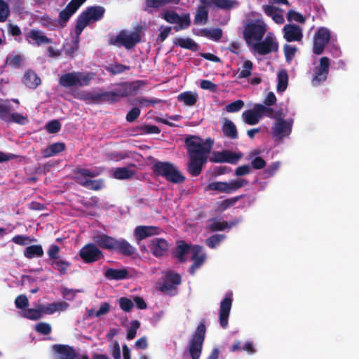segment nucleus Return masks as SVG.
Masks as SVG:
<instances>
[{"instance_id":"nucleus-57","label":"nucleus","mask_w":359,"mask_h":359,"mask_svg":"<svg viewBox=\"0 0 359 359\" xmlns=\"http://www.w3.org/2000/svg\"><path fill=\"white\" fill-rule=\"evenodd\" d=\"M141 134H158L161 130L158 126L154 125H143L139 127Z\"/></svg>"},{"instance_id":"nucleus-7","label":"nucleus","mask_w":359,"mask_h":359,"mask_svg":"<svg viewBox=\"0 0 359 359\" xmlns=\"http://www.w3.org/2000/svg\"><path fill=\"white\" fill-rule=\"evenodd\" d=\"M205 333L206 327L205 320H203L198 324L189 341V351L191 359H199L205 337Z\"/></svg>"},{"instance_id":"nucleus-44","label":"nucleus","mask_w":359,"mask_h":359,"mask_svg":"<svg viewBox=\"0 0 359 359\" xmlns=\"http://www.w3.org/2000/svg\"><path fill=\"white\" fill-rule=\"evenodd\" d=\"M42 309L39 304L37 309H27L24 310L22 316L29 320H36L42 317Z\"/></svg>"},{"instance_id":"nucleus-21","label":"nucleus","mask_w":359,"mask_h":359,"mask_svg":"<svg viewBox=\"0 0 359 359\" xmlns=\"http://www.w3.org/2000/svg\"><path fill=\"white\" fill-rule=\"evenodd\" d=\"M191 259L194 261V263L189 268V273L191 275H194L196 270L201 267L205 259V255L203 253L201 246L195 245L192 248V256Z\"/></svg>"},{"instance_id":"nucleus-30","label":"nucleus","mask_w":359,"mask_h":359,"mask_svg":"<svg viewBox=\"0 0 359 359\" xmlns=\"http://www.w3.org/2000/svg\"><path fill=\"white\" fill-rule=\"evenodd\" d=\"M27 36L32 39L39 46L42 44H49L53 42L51 39L43 34L41 32L36 29H32Z\"/></svg>"},{"instance_id":"nucleus-40","label":"nucleus","mask_w":359,"mask_h":359,"mask_svg":"<svg viewBox=\"0 0 359 359\" xmlns=\"http://www.w3.org/2000/svg\"><path fill=\"white\" fill-rule=\"evenodd\" d=\"M210 1L216 7L224 10H229L239 5V2L236 0H210Z\"/></svg>"},{"instance_id":"nucleus-14","label":"nucleus","mask_w":359,"mask_h":359,"mask_svg":"<svg viewBox=\"0 0 359 359\" xmlns=\"http://www.w3.org/2000/svg\"><path fill=\"white\" fill-rule=\"evenodd\" d=\"M128 83H125L123 87L116 90L115 91H100V102H108L114 104L120 100V97H126L130 95V88H128Z\"/></svg>"},{"instance_id":"nucleus-8","label":"nucleus","mask_w":359,"mask_h":359,"mask_svg":"<svg viewBox=\"0 0 359 359\" xmlns=\"http://www.w3.org/2000/svg\"><path fill=\"white\" fill-rule=\"evenodd\" d=\"M249 184L248 180L243 178H237L229 182H213L209 183L206 187L207 191H217L219 193L232 194Z\"/></svg>"},{"instance_id":"nucleus-4","label":"nucleus","mask_w":359,"mask_h":359,"mask_svg":"<svg viewBox=\"0 0 359 359\" xmlns=\"http://www.w3.org/2000/svg\"><path fill=\"white\" fill-rule=\"evenodd\" d=\"M103 171L102 168H96L93 170H90L87 168H76L74 169L73 179L79 185L86 187L87 189L98 191L102 189L103 184V180H90L89 178H93L100 175Z\"/></svg>"},{"instance_id":"nucleus-37","label":"nucleus","mask_w":359,"mask_h":359,"mask_svg":"<svg viewBox=\"0 0 359 359\" xmlns=\"http://www.w3.org/2000/svg\"><path fill=\"white\" fill-rule=\"evenodd\" d=\"M177 100L179 102H183L187 106H193L198 100V95L191 91H187L180 93L177 96Z\"/></svg>"},{"instance_id":"nucleus-48","label":"nucleus","mask_w":359,"mask_h":359,"mask_svg":"<svg viewBox=\"0 0 359 359\" xmlns=\"http://www.w3.org/2000/svg\"><path fill=\"white\" fill-rule=\"evenodd\" d=\"M176 24H178L177 26H175L174 27L176 32L188 28L191 25L189 13H185L182 15H179V20Z\"/></svg>"},{"instance_id":"nucleus-11","label":"nucleus","mask_w":359,"mask_h":359,"mask_svg":"<svg viewBox=\"0 0 359 359\" xmlns=\"http://www.w3.org/2000/svg\"><path fill=\"white\" fill-rule=\"evenodd\" d=\"M79 257L84 263L93 264L104 259V255L95 243H89L81 248Z\"/></svg>"},{"instance_id":"nucleus-60","label":"nucleus","mask_w":359,"mask_h":359,"mask_svg":"<svg viewBox=\"0 0 359 359\" xmlns=\"http://www.w3.org/2000/svg\"><path fill=\"white\" fill-rule=\"evenodd\" d=\"M60 252V246L53 244L50 246L49 249L48 250V255L49 257V259L51 262L55 261V259H60L59 253Z\"/></svg>"},{"instance_id":"nucleus-20","label":"nucleus","mask_w":359,"mask_h":359,"mask_svg":"<svg viewBox=\"0 0 359 359\" xmlns=\"http://www.w3.org/2000/svg\"><path fill=\"white\" fill-rule=\"evenodd\" d=\"M148 246L156 257L163 256L168 250V243L164 238H154L150 241Z\"/></svg>"},{"instance_id":"nucleus-10","label":"nucleus","mask_w":359,"mask_h":359,"mask_svg":"<svg viewBox=\"0 0 359 359\" xmlns=\"http://www.w3.org/2000/svg\"><path fill=\"white\" fill-rule=\"evenodd\" d=\"M140 41V36L137 32H133L130 34L122 30L116 36L109 39V44L116 46H124L126 49H131L136 43Z\"/></svg>"},{"instance_id":"nucleus-1","label":"nucleus","mask_w":359,"mask_h":359,"mask_svg":"<svg viewBox=\"0 0 359 359\" xmlns=\"http://www.w3.org/2000/svg\"><path fill=\"white\" fill-rule=\"evenodd\" d=\"M96 245L100 248L114 251L124 256H131L135 248L125 239H116L106 234H99L93 238Z\"/></svg>"},{"instance_id":"nucleus-63","label":"nucleus","mask_w":359,"mask_h":359,"mask_svg":"<svg viewBox=\"0 0 359 359\" xmlns=\"http://www.w3.org/2000/svg\"><path fill=\"white\" fill-rule=\"evenodd\" d=\"M35 330L43 335H48L51 332V326L47 323H39L35 326Z\"/></svg>"},{"instance_id":"nucleus-43","label":"nucleus","mask_w":359,"mask_h":359,"mask_svg":"<svg viewBox=\"0 0 359 359\" xmlns=\"http://www.w3.org/2000/svg\"><path fill=\"white\" fill-rule=\"evenodd\" d=\"M23 60V57L21 55H11L6 57L5 65L13 68L18 69L21 67Z\"/></svg>"},{"instance_id":"nucleus-12","label":"nucleus","mask_w":359,"mask_h":359,"mask_svg":"<svg viewBox=\"0 0 359 359\" xmlns=\"http://www.w3.org/2000/svg\"><path fill=\"white\" fill-rule=\"evenodd\" d=\"M330 38L331 34L327 28L324 27L318 28L313 37V53L316 55L322 54Z\"/></svg>"},{"instance_id":"nucleus-28","label":"nucleus","mask_w":359,"mask_h":359,"mask_svg":"<svg viewBox=\"0 0 359 359\" xmlns=\"http://www.w3.org/2000/svg\"><path fill=\"white\" fill-rule=\"evenodd\" d=\"M54 350L59 354L60 359H74L76 356L74 349L68 345H55Z\"/></svg>"},{"instance_id":"nucleus-5","label":"nucleus","mask_w":359,"mask_h":359,"mask_svg":"<svg viewBox=\"0 0 359 359\" xmlns=\"http://www.w3.org/2000/svg\"><path fill=\"white\" fill-rule=\"evenodd\" d=\"M94 76L91 72H72L62 74L59 78L60 86L69 88L72 87H82L90 85Z\"/></svg>"},{"instance_id":"nucleus-50","label":"nucleus","mask_w":359,"mask_h":359,"mask_svg":"<svg viewBox=\"0 0 359 359\" xmlns=\"http://www.w3.org/2000/svg\"><path fill=\"white\" fill-rule=\"evenodd\" d=\"M130 69V66H127L125 65L115 63L111 65L110 67L107 68V70L113 75L120 74L124 72L125 71H128Z\"/></svg>"},{"instance_id":"nucleus-2","label":"nucleus","mask_w":359,"mask_h":359,"mask_svg":"<svg viewBox=\"0 0 359 359\" xmlns=\"http://www.w3.org/2000/svg\"><path fill=\"white\" fill-rule=\"evenodd\" d=\"M185 147L189 156L187 172L192 177H197L201 173L203 166L208 161V150L203 149L199 145L191 142L185 144Z\"/></svg>"},{"instance_id":"nucleus-22","label":"nucleus","mask_w":359,"mask_h":359,"mask_svg":"<svg viewBox=\"0 0 359 359\" xmlns=\"http://www.w3.org/2000/svg\"><path fill=\"white\" fill-rule=\"evenodd\" d=\"M158 233V228L153 226H138L134 231L135 236L138 241H142Z\"/></svg>"},{"instance_id":"nucleus-52","label":"nucleus","mask_w":359,"mask_h":359,"mask_svg":"<svg viewBox=\"0 0 359 359\" xmlns=\"http://www.w3.org/2000/svg\"><path fill=\"white\" fill-rule=\"evenodd\" d=\"M180 0H146V5L149 8H159L165 4H178Z\"/></svg>"},{"instance_id":"nucleus-32","label":"nucleus","mask_w":359,"mask_h":359,"mask_svg":"<svg viewBox=\"0 0 359 359\" xmlns=\"http://www.w3.org/2000/svg\"><path fill=\"white\" fill-rule=\"evenodd\" d=\"M224 136L236 140L238 137L237 128L235 124L231 120L226 119L222 128Z\"/></svg>"},{"instance_id":"nucleus-33","label":"nucleus","mask_w":359,"mask_h":359,"mask_svg":"<svg viewBox=\"0 0 359 359\" xmlns=\"http://www.w3.org/2000/svg\"><path fill=\"white\" fill-rule=\"evenodd\" d=\"M79 36L76 35L73 40L70 42H66L63 46L65 55L71 58L74 57L75 53L79 48Z\"/></svg>"},{"instance_id":"nucleus-29","label":"nucleus","mask_w":359,"mask_h":359,"mask_svg":"<svg viewBox=\"0 0 359 359\" xmlns=\"http://www.w3.org/2000/svg\"><path fill=\"white\" fill-rule=\"evenodd\" d=\"M65 148L66 146L65 143L55 142L48 145L46 148L42 150L41 153L44 158H49L63 151Z\"/></svg>"},{"instance_id":"nucleus-47","label":"nucleus","mask_w":359,"mask_h":359,"mask_svg":"<svg viewBox=\"0 0 359 359\" xmlns=\"http://www.w3.org/2000/svg\"><path fill=\"white\" fill-rule=\"evenodd\" d=\"M245 196V194H241L221 201L218 206L219 210L220 211L226 210L229 208L233 206L239 200L244 198Z\"/></svg>"},{"instance_id":"nucleus-15","label":"nucleus","mask_w":359,"mask_h":359,"mask_svg":"<svg viewBox=\"0 0 359 359\" xmlns=\"http://www.w3.org/2000/svg\"><path fill=\"white\" fill-rule=\"evenodd\" d=\"M275 118L277 121L271 128L273 137L276 140H280L288 137L292 132V121L280 118L276 116Z\"/></svg>"},{"instance_id":"nucleus-16","label":"nucleus","mask_w":359,"mask_h":359,"mask_svg":"<svg viewBox=\"0 0 359 359\" xmlns=\"http://www.w3.org/2000/svg\"><path fill=\"white\" fill-rule=\"evenodd\" d=\"M330 65V60L327 57H322L319 60V65L316 67L315 75L312 79L313 86H318L327 80Z\"/></svg>"},{"instance_id":"nucleus-35","label":"nucleus","mask_w":359,"mask_h":359,"mask_svg":"<svg viewBox=\"0 0 359 359\" xmlns=\"http://www.w3.org/2000/svg\"><path fill=\"white\" fill-rule=\"evenodd\" d=\"M174 43L182 48L192 51H196L198 49V45L194 40L189 38H177L174 41Z\"/></svg>"},{"instance_id":"nucleus-41","label":"nucleus","mask_w":359,"mask_h":359,"mask_svg":"<svg viewBox=\"0 0 359 359\" xmlns=\"http://www.w3.org/2000/svg\"><path fill=\"white\" fill-rule=\"evenodd\" d=\"M201 35L215 41H218L222 36V30L220 28H215L212 30L205 28L201 29Z\"/></svg>"},{"instance_id":"nucleus-13","label":"nucleus","mask_w":359,"mask_h":359,"mask_svg":"<svg viewBox=\"0 0 359 359\" xmlns=\"http://www.w3.org/2000/svg\"><path fill=\"white\" fill-rule=\"evenodd\" d=\"M253 48L259 55H265L278 52L279 45L276 38L269 34L263 41L255 43Z\"/></svg>"},{"instance_id":"nucleus-18","label":"nucleus","mask_w":359,"mask_h":359,"mask_svg":"<svg viewBox=\"0 0 359 359\" xmlns=\"http://www.w3.org/2000/svg\"><path fill=\"white\" fill-rule=\"evenodd\" d=\"M232 301L231 294H228L220 304L219 325L224 329H226L228 326L229 316L232 306Z\"/></svg>"},{"instance_id":"nucleus-34","label":"nucleus","mask_w":359,"mask_h":359,"mask_svg":"<svg viewBox=\"0 0 359 359\" xmlns=\"http://www.w3.org/2000/svg\"><path fill=\"white\" fill-rule=\"evenodd\" d=\"M44 252L41 245H33L27 247L24 251V256L27 259L43 257Z\"/></svg>"},{"instance_id":"nucleus-58","label":"nucleus","mask_w":359,"mask_h":359,"mask_svg":"<svg viewBox=\"0 0 359 359\" xmlns=\"http://www.w3.org/2000/svg\"><path fill=\"white\" fill-rule=\"evenodd\" d=\"M120 308L125 312H130L133 308V301L127 297H121L118 299Z\"/></svg>"},{"instance_id":"nucleus-51","label":"nucleus","mask_w":359,"mask_h":359,"mask_svg":"<svg viewBox=\"0 0 359 359\" xmlns=\"http://www.w3.org/2000/svg\"><path fill=\"white\" fill-rule=\"evenodd\" d=\"M223 234H214L206 239L205 243L210 248H215L225 238Z\"/></svg>"},{"instance_id":"nucleus-59","label":"nucleus","mask_w":359,"mask_h":359,"mask_svg":"<svg viewBox=\"0 0 359 359\" xmlns=\"http://www.w3.org/2000/svg\"><path fill=\"white\" fill-rule=\"evenodd\" d=\"M283 50L285 60L290 63L297 52V48L294 46L286 44L284 46Z\"/></svg>"},{"instance_id":"nucleus-64","label":"nucleus","mask_w":359,"mask_h":359,"mask_svg":"<svg viewBox=\"0 0 359 359\" xmlns=\"http://www.w3.org/2000/svg\"><path fill=\"white\" fill-rule=\"evenodd\" d=\"M141 111L138 107L132 108L126 114V119L128 122L135 121L140 115Z\"/></svg>"},{"instance_id":"nucleus-49","label":"nucleus","mask_w":359,"mask_h":359,"mask_svg":"<svg viewBox=\"0 0 359 359\" xmlns=\"http://www.w3.org/2000/svg\"><path fill=\"white\" fill-rule=\"evenodd\" d=\"M253 63L250 60H245L243 64V69L238 75V79H246L251 75Z\"/></svg>"},{"instance_id":"nucleus-56","label":"nucleus","mask_w":359,"mask_h":359,"mask_svg":"<svg viewBox=\"0 0 359 359\" xmlns=\"http://www.w3.org/2000/svg\"><path fill=\"white\" fill-rule=\"evenodd\" d=\"M136 102L141 106V107H147L149 104L154 106L156 104H159L163 102V101L160 99H149L145 97H140L136 99Z\"/></svg>"},{"instance_id":"nucleus-36","label":"nucleus","mask_w":359,"mask_h":359,"mask_svg":"<svg viewBox=\"0 0 359 359\" xmlns=\"http://www.w3.org/2000/svg\"><path fill=\"white\" fill-rule=\"evenodd\" d=\"M208 20V10L205 6L201 5L198 7L195 17L196 25H205Z\"/></svg>"},{"instance_id":"nucleus-17","label":"nucleus","mask_w":359,"mask_h":359,"mask_svg":"<svg viewBox=\"0 0 359 359\" xmlns=\"http://www.w3.org/2000/svg\"><path fill=\"white\" fill-rule=\"evenodd\" d=\"M241 157V154H237L229 150H224L222 151H215L210 161L215 163L236 164Z\"/></svg>"},{"instance_id":"nucleus-54","label":"nucleus","mask_w":359,"mask_h":359,"mask_svg":"<svg viewBox=\"0 0 359 359\" xmlns=\"http://www.w3.org/2000/svg\"><path fill=\"white\" fill-rule=\"evenodd\" d=\"M140 327V323L137 320H132L130 322V327L128 328L127 332V339L128 340L133 339L137 333V330Z\"/></svg>"},{"instance_id":"nucleus-26","label":"nucleus","mask_w":359,"mask_h":359,"mask_svg":"<svg viewBox=\"0 0 359 359\" xmlns=\"http://www.w3.org/2000/svg\"><path fill=\"white\" fill-rule=\"evenodd\" d=\"M191 247L184 241L177 242L175 249L172 251V255L180 262H185L187 258L185 255L190 251Z\"/></svg>"},{"instance_id":"nucleus-3","label":"nucleus","mask_w":359,"mask_h":359,"mask_svg":"<svg viewBox=\"0 0 359 359\" xmlns=\"http://www.w3.org/2000/svg\"><path fill=\"white\" fill-rule=\"evenodd\" d=\"M151 168L154 176L162 177L168 182L179 184L185 180V177L180 172L177 167L169 161L154 159Z\"/></svg>"},{"instance_id":"nucleus-55","label":"nucleus","mask_w":359,"mask_h":359,"mask_svg":"<svg viewBox=\"0 0 359 359\" xmlns=\"http://www.w3.org/2000/svg\"><path fill=\"white\" fill-rule=\"evenodd\" d=\"M10 15L8 5L4 0H0V22H5Z\"/></svg>"},{"instance_id":"nucleus-42","label":"nucleus","mask_w":359,"mask_h":359,"mask_svg":"<svg viewBox=\"0 0 359 359\" xmlns=\"http://www.w3.org/2000/svg\"><path fill=\"white\" fill-rule=\"evenodd\" d=\"M242 118L245 123L251 126L258 123L259 121V118L253 109L243 111Z\"/></svg>"},{"instance_id":"nucleus-31","label":"nucleus","mask_w":359,"mask_h":359,"mask_svg":"<svg viewBox=\"0 0 359 359\" xmlns=\"http://www.w3.org/2000/svg\"><path fill=\"white\" fill-rule=\"evenodd\" d=\"M76 9L72 4H68L67 6L59 13V23L62 27L66 26L70 18L76 12Z\"/></svg>"},{"instance_id":"nucleus-19","label":"nucleus","mask_w":359,"mask_h":359,"mask_svg":"<svg viewBox=\"0 0 359 359\" xmlns=\"http://www.w3.org/2000/svg\"><path fill=\"white\" fill-rule=\"evenodd\" d=\"M283 37L287 42L300 41L303 38L302 29L295 24H287L283 28Z\"/></svg>"},{"instance_id":"nucleus-9","label":"nucleus","mask_w":359,"mask_h":359,"mask_svg":"<svg viewBox=\"0 0 359 359\" xmlns=\"http://www.w3.org/2000/svg\"><path fill=\"white\" fill-rule=\"evenodd\" d=\"M266 25L262 20H251L245 26L243 37L247 42L251 40L261 41L266 33Z\"/></svg>"},{"instance_id":"nucleus-45","label":"nucleus","mask_w":359,"mask_h":359,"mask_svg":"<svg viewBox=\"0 0 359 359\" xmlns=\"http://www.w3.org/2000/svg\"><path fill=\"white\" fill-rule=\"evenodd\" d=\"M12 108L13 107L8 101L0 100V119L7 122Z\"/></svg>"},{"instance_id":"nucleus-6","label":"nucleus","mask_w":359,"mask_h":359,"mask_svg":"<svg viewBox=\"0 0 359 359\" xmlns=\"http://www.w3.org/2000/svg\"><path fill=\"white\" fill-rule=\"evenodd\" d=\"M104 12L105 9L102 6L88 7L78 16L75 27L76 35H81L84 28L89 25L91 20L96 22L101 20Z\"/></svg>"},{"instance_id":"nucleus-46","label":"nucleus","mask_w":359,"mask_h":359,"mask_svg":"<svg viewBox=\"0 0 359 359\" xmlns=\"http://www.w3.org/2000/svg\"><path fill=\"white\" fill-rule=\"evenodd\" d=\"M288 83V75L285 70H281L278 74L277 91L283 92L287 88Z\"/></svg>"},{"instance_id":"nucleus-24","label":"nucleus","mask_w":359,"mask_h":359,"mask_svg":"<svg viewBox=\"0 0 359 359\" xmlns=\"http://www.w3.org/2000/svg\"><path fill=\"white\" fill-rule=\"evenodd\" d=\"M193 143L194 144H198L203 148V149H208V154L210 153L214 141L211 138H207L204 142L203 140L196 135H187L184 140L185 144Z\"/></svg>"},{"instance_id":"nucleus-25","label":"nucleus","mask_w":359,"mask_h":359,"mask_svg":"<svg viewBox=\"0 0 359 359\" xmlns=\"http://www.w3.org/2000/svg\"><path fill=\"white\" fill-rule=\"evenodd\" d=\"M22 82L28 88L35 89L41 84V81L34 71L28 69L24 74Z\"/></svg>"},{"instance_id":"nucleus-27","label":"nucleus","mask_w":359,"mask_h":359,"mask_svg":"<svg viewBox=\"0 0 359 359\" xmlns=\"http://www.w3.org/2000/svg\"><path fill=\"white\" fill-rule=\"evenodd\" d=\"M128 271L126 269H116L109 268L104 273V277L109 280H120L128 278Z\"/></svg>"},{"instance_id":"nucleus-38","label":"nucleus","mask_w":359,"mask_h":359,"mask_svg":"<svg viewBox=\"0 0 359 359\" xmlns=\"http://www.w3.org/2000/svg\"><path fill=\"white\" fill-rule=\"evenodd\" d=\"M135 174V171L130 170L126 167L117 168L114 173L113 177L118 180H128L132 178Z\"/></svg>"},{"instance_id":"nucleus-62","label":"nucleus","mask_w":359,"mask_h":359,"mask_svg":"<svg viewBox=\"0 0 359 359\" xmlns=\"http://www.w3.org/2000/svg\"><path fill=\"white\" fill-rule=\"evenodd\" d=\"M46 128L50 133H56L60 130L61 124L58 120H52L47 123Z\"/></svg>"},{"instance_id":"nucleus-23","label":"nucleus","mask_w":359,"mask_h":359,"mask_svg":"<svg viewBox=\"0 0 359 359\" xmlns=\"http://www.w3.org/2000/svg\"><path fill=\"white\" fill-rule=\"evenodd\" d=\"M78 100H83L89 104H100L99 92L79 91L73 94Z\"/></svg>"},{"instance_id":"nucleus-53","label":"nucleus","mask_w":359,"mask_h":359,"mask_svg":"<svg viewBox=\"0 0 359 359\" xmlns=\"http://www.w3.org/2000/svg\"><path fill=\"white\" fill-rule=\"evenodd\" d=\"M245 105L242 100H237L230 104L226 105V111L229 113L239 111Z\"/></svg>"},{"instance_id":"nucleus-39","label":"nucleus","mask_w":359,"mask_h":359,"mask_svg":"<svg viewBox=\"0 0 359 359\" xmlns=\"http://www.w3.org/2000/svg\"><path fill=\"white\" fill-rule=\"evenodd\" d=\"M50 265L61 275H65L67 273L68 269L71 267L72 264L70 262L62 259H55L50 262Z\"/></svg>"},{"instance_id":"nucleus-61","label":"nucleus","mask_w":359,"mask_h":359,"mask_svg":"<svg viewBox=\"0 0 359 359\" xmlns=\"http://www.w3.org/2000/svg\"><path fill=\"white\" fill-rule=\"evenodd\" d=\"M27 121V118L23 115L18 113H10L8 116V120H7V123H16L18 124L23 125Z\"/></svg>"}]
</instances>
